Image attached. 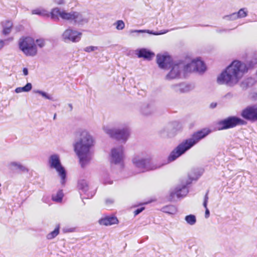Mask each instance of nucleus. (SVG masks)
<instances>
[{"mask_svg": "<svg viewBox=\"0 0 257 257\" xmlns=\"http://www.w3.org/2000/svg\"><path fill=\"white\" fill-rule=\"evenodd\" d=\"M254 64L250 61L247 64L234 60L218 76L217 81L219 84L229 86L236 84L245 73L253 68Z\"/></svg>", "mask_w": 257, "mask_h": 257, "instance_id": "obj_1", "label": "nucleus"}, {"mask_svg": "<svg viewBox=\"0 0 257 257\" xmlns=\"http://www.w3.org/2000/svg\"><path fill=\"white\" fill-rule=\"evenodd\" d=\"M211 132L212 131L207 127L202 128L194 132L191 138L183 141L171 152L168 158V161L170 162L175 160Z\"/></svg>", "mask_w": 257, "mask_h": 257, "instance_id": "obj_2", "label": "nucleus"}, {"mask_svg": "<svg viewBox=\"0 0 257 257\" xmlns=\"http://www.w3.org/2000/svg\"><path fill=\"white\" fill-rule=\"evenodd\" d=\"M80 138L74 146V151L79 158L82 167H84L90 160L89 153L90 149L93 146L94 141L92 137L86 131H82Z\"/></svg>", "mask_w": 257, "mask_h": 257, "instance_id": "obj_3", "label": "nucleus"}, {"mask_svg": "<svg viewBox=\"0 0 257 257\" xmlns=\"http://www.w3.org/2000/svg\"><path fill=\"white\" fill-rule=\"evenodd\" d=\"M62 20L73 21L76 23L78 21H82V17L81 15L75 11L67 12L65 10H61L58 8H55L52 9L51 11V18L54 20H59V18Z\"/></svg>", "mask_w": 257, "mask_h": 257, "instance_id": "obj_4", "label": "nucleus"}, {"mask_svg": "<svg viewBox=\"0 0 257 257\" xmlns=\"http://www.w3.org/2000/svg\"><path fill=\"white\" fill-rule=\"evenodd\" d=\"M19 47L27 56H34L37 54V45L34 39L31 37H22L19 40Z\"/></svg>", "mask_w": 257, "mask_h": 257, "instance_id": "obj_5", "label": "nucleus"}, {"mask_svg": "<svg viewBox=\"0 0 257 257\" xmlns=\"http://www.w3.org/2000/svg\"><path fill=\"white\" fill-rule=\"evenodd\" d=\"M246 123L245 120L240 117L230 116L218 121L216 123V128L218 131L225 130L234 128L237 125H246Z\"/></svg>", "mask_w": 257, "mask_h": 257, "instance_id": "obj_6", "label": "nucleus"}, {"mask_svg": "<svg viewBox=\"0 0 257 257\" xmlns=\"http://www.w3.org/2000/svg\"><path fill=\"white\" fill-rule=\"evenodd\" d=\"M49 163L51 168L55 169L61 177L62 183L64 184L66 176V171L62 166L59 157L57 155H52L50 157Z\"/></svg>", "mask_w": 257, "mask_h": 257, "instance_id": "obj_7", "label": "nucleus"}, {"mask_svg": "<svg viewBox=\"0 0 257 257\" xmlns=\"http://www.w3.org/2000/svg\"><path fill=\"white\" fill-rule=\"evenodd\" d=\"M105 132L111 138L123 141H125L130 136L129 130L126 127L122 129H107Z\"/></svg>", "mask_w": 257, "mask_h": 257, "instance_id": "obj_8", "label": "nucleus"}, {"mask_svg": "<svg viewBox=\"0 0 257 257\" xmlns=\"http://www.w3.org/2000/svg\"><path fill=\"white\" fill-rule=\"evenodd\" d=\"M241 116L245 119L255 121L257 120V106H248L241 112Z\"/></svg>", "mask_w": 257, "mask_h": 257, "instance_id": "obj_9", "label": "nucleus"}, {"mask_svg": "<svg viewBox=\"0 0 257 257\" xmlns=\"http://www.w3.org/2000/svg\"><path fill=\"white\" fill-rule=\"evenodd\" d=\"M156 61L159 67L164 69L170 68L173 63V60L171 57L166 54H158L156 57Z\"/></svg>", "mask_w": 257, "mask_h": 257, "instance_id": "obj_10", "label": "nucleus"}, {"mask_svg": "<svg viewBox=\"0 0 257 257\" xmlns=\"http://www.w3.org/2000/svg\"><path fill=\"white\" fill-rule=\"evenodd\" d=\"M82 33L71 29H66L63 33L62 36L65 41L77 42L81 39Z\"/></svg>", "mask_w": 257, "mask_h": 257, "instance_id": "obj_11", "label": "nucleus"}, {"mask_svg": "<svg viewBox=\"0 0 257 257\" xmlns=\"http://www.w3.org/2000/svg\"><path fill=\"white\" fill-rule=\"evenodd\" d=\"M133 163L135 164L136 167L141 169L140 172H145L150 170H153L156 169V167L150 168L148 166L149 161L146 159L139 160L137 158H134L133 160Z\"/></svg>", "mask_w": 257, "mask_h": 257, "instance_id": "obj_12", "label": "nucleus"}, {"mask_svg": "<svg viewBox=\"0 0 257 257\" xmlns=\"http://www.w3.org/2000/svg\"><path fill=\"white\" fill-rule=\"evenodd\" d=\"M119 221L116 217L114 216H107L102 217L98 220V223L101 225L110 226L113 224H117Z\"/></svg>", "mask_w": 257, "mask_h": 257, "instance_id": "obj_13", "label": "nucleus"}, {"mask_svg": "<svg viewBox=\"0 0 257 257\" xmlns=\"http://www.w3.org/2000/svg\"><path fill=\"white\" fill-rule=\"evenodd\" d=\"M111 158L114 164L119 163L123 158V148L119 147L117 149H113L111 150Z\"/></svg>", "mask_w": 257, "mask_h": 257, "instance_id": "obj_14", "label": "nucleus"}, {"mask_svg": "<svg viewBox=\"0 0 257 257\" xmlns=\"http://www.w3.org/2000/svg\"><path fill=\"white\" fill-rule=\"evenodd\" d=\"M171 68V70L169 74L167 75V77L168 79H174L178 77L180 73V64H173L172 63Z\"/></svg>", "mask_w": 257, "mask_h": 257, "instance_id": "obj_15", "label": "nucleus"}, {"mask_svg": "<svg viewBox=\"0 0 257 257\" xmlns=\"http://www.w3.org/2000/svg\"><path fill=\"white\" fill-rule=\"evenodd\" d=\"M155 56V54L146 49H140L138 53V56L139 58H143L145 59L150 60Z\"/></svg>", "mask_w": 257, "mask_h": 257, "instance_id": "obj_16", "label": "nucleus"}, {"mask_svg": "<svg viewBox=\"0 0 257 257\" xmlns=\"http://www.w3.org/2000/svg\"><path fill=\"white\" fill-rule=\"evenodd\" d=\"M195 62V69L196 72H204L206 70V66L203 61L199 59H194Z\"/></svg>", "mask_w": 257, "mask_h": 257, "instance_id": "obj_17", "label": "nucleus"}, {"mask_svg": "<svg viewBox=\"0 0 257 257\" xmlns=\"http://www.w3.org/2000/svg\"><path fill=\"white\" fill-rule=\"evenodd\" d=\"M32 14L48 18L51 17V12L49 13L47 11L43 9L38 8L32 10Z\"/></svg>", "mask_w": 257, "mask_h": 257, "instance_id": "obj_18", "label": "nucleus"}, {"mask_svg": "<svg viewBox=\"0 0 257 257\" xmlns=\"http://www.w3.org/2000/svg\"><path fill=\"white\" fill-rule=\"evenodd\" d=\"M195 62L194 59L192 60L190 63L187 64L184 67V70L185 72H196V69H195Z\"/></svg>", "mask_w": 257, "mask_h": 257, "instance_id": "obj_19", "label": "nucleus"}, {"mask_svg": "<svg viewBox=\"0 0 257 257\" xmlns=\"http://www.w3.org/2000/svg\"><path fill=\"white\" fill-rule=\"evenodd\" d=\"M59 229L60 225L58 224L53 231H52V232H51L50 233H48L47 235V238L48 239H52L55 238L59 233Z\"/></svg>", "mask_w": 257, "mask_h": 257, "instance_id": "obj_20", "label": "nucleus"}, {"mask_svg": "<svg viewBox=\"0 0 257 257\" xmlns=\"http://www.w3.org/2000/svg\"><path fill=\"white\" fill-rule=\"evenodd\" d=\"M63 197V193L62 190H60L57 192L56 195H53L52 199L57 202H61Z\"/></svg>", "mask_w": 257, "mask_h": 257, "instance_id": "obj_21", "label": "nucleus"}, {"mask_svg": "<svg viewBox=\"0 0 257 257\" xmlns=\"http://www.w3.org/2000/svg\"><path fill=\"white\" fill-rule=\"evenodd\" d=\"M78 187L80 189L84 192H86L88 190V184L84 180H82L78 182Z\"/></svg>", "mask_w": 257, "mask_h": 257, "instance_id": "obj_22", "label": "nucleus"}, {"mask_svg": "<svg viewBox=\"0 0 257 257\" xmlns=\"http://www.w3.org/2000/svg\"><path fill=\"white\" fill-rule=\"evenodd\" d=\"M185 220L190 225H194L196 222L195 216L192 214L187 215L185 217Z\"/></svg>", "mask_w": 257, "mask_h": 257, "instance_id": "obj_23", "label": "nucleus"}, {"mask_svg": "<svg viewBox=\"0 0 257 257\" xmlns=\"http://www.w3.org/2000/svg\"><path fill=\"white\" fill-rule=\"evenodd\" d=\"M247 15V12L245 9L242 8L240 9L237 13L238 18H242L246 17Z\"/></svg>", "mask_w": 257, "mask_h": 257, "instance_id": "obj_24", "label": "nucleus"}, {"mask_svg": "<svg viewBox=\"0 0 257 257\" xmlns=\"http://www.w3.org/2000/svg\"><path fill=\"white\" fill-rule=\"evenodd\" d=\"M116 28L118 30H122L125 26L124 22L122 20H118L115 23Z\"/></svg>", "mask_w": 257, "mask_h": 257, "instance_id": "obj_25", "label": "nucleus"}, {"mask_svg": "<svg viewBox=\"0 0 257 257\" xmlns=\"http://www.w3.org/2000/svg\"><path fill=\"white\" fill-rule=\"evenodd\" d=\"M11 165L13 166L17 167L18 169H19L21 171H28V170L25 167H24V166H22L20 164H17V163H15V162L12 163Z\"/></svg>", "mask_w": 257, "mask_h": 257, "instance_id": "obj_26", "label": "nucleus"}, {"mask_svg": "<svg viewBox=\"0 0 257 257\" xmlns=\"http://www.w3.org/2000/svg\"><path fill=\"white\" fill-rule=\"evenodd\" d=\"M12 27V24H10V25H9L8 27H6L3 29V33L5 35H7L10 33L11 31V29Z\"/></svg>", "mask_w": 257, "mask_h": 257, "instance_id": "obj_27", "label": "nucleus"}, {"mask_svg": "<svg viewBox=\"0 0 257 257\" xmlns=\"http://www.w3.org/2000/svg\"><path fill=\"white\" fill-rule=\"evenodd\" d=\"M35 42L37 43V45L40 48H42L45 46V41L43 39H37Z\"/></svg>", "mask_w": 257, "mask_h": 257, "instance_id": "obj_28", "label": "nucleus"}, {"mask_svg": "<svg viewBox=\"0 0 257 257\" xmlns=\"http://www.w3.org/2000/svg\"><path fill=\"white\" fill-rule=\"evenodd\" d=\"M23 91L25 92H28L32 89V84L30 83H28L25 86L23 87Z\"/></svg>", "mask_w": 257, "mask_h": 257, "instance_id": "obj_29", "label": "nucleus"}, {"mask_svg": "<svg viewBox=\"0 0 257 257\" xmlns=\"http://www.w3.org/2000/svg\"><path fill=\"white\" fill-rule=\"evenodd\" d=\"M97 49V48L96 47L88 46V47H86L85 48L84 50L86 52H91V51H93L96 50Z\"/></svg>", "mask_w": 257, "mask_h": 257, "instance_id": "obj_30", "label": "nucleus"}, {"mask_svg": "<svg viewBox=\"0 0 257 257\" xmlns=\"http://www.w3.org/2000/svg\"><path fill=\"white\" fill-rule=\"evenodd\" d=\"M145 209L144 207H141L139 208H138L134 212V214L135 216H136L138 215L139 213H140L141 212H142Z\"/></svg>", "mask_w": 257, "mask_h": 257, "instance_id": "obj_31", "label": "nucleus"}, {"mask_svg": "<svg viewBox=\"0 0 257 257\" xmlns=\"http://www.w3.org/2000/svg\"><path fill=\"white\" fill-rule=\"evenodd\" d=\"M208 200V192H207L206 193V194L204 196V198L203 206H204V208H206Z\"/></svg>", "mask_w": 257, "mask_h": 257, "instance_id": "obj_32", "label": "nucleus"}, {"mask_svg": "<svg viewBox=\"0 0 257 257\" xmlns=\"http://www.w3.org/2000/svg\"><path fill=\"white\" fill-rule=\"evenodd\" d=\"M54 2L57 5H62L64 4V0H54Z\"/></svg>", "mask_w": 257, "mask_h": 257, "instance_id": "obj_33", "label": "nucleus"}, {"mask_svg": "<svg viewBox=\"0 0 257 257\" xmlns=\"http://www.w3.org/2000/svg\"><path fill=\"white\" fill-rule=\"evenodd\" d=\"M205 208V217L208 218L209 217V214H210L209 211L207 207H206V208Z\"/></svg>", "mask_w": 257, "mask_h": 257, "instance_id": "obj_34", "label": "nucleus"}, {"mask_svg": "<svg viewBox=\"0 0 257 257\" xmlns=\"http://www.w3.org/2000/svg\"><path fill=\"white\" fill-rule=\"evenodd\" d=\"M39 93L43 96V97H45V98H47V99H49V97L47 95V94L45 93V92H42V91H40Z\"/></svg>", "mask_w": 257, "mask_h": 257, "instance_id": "obj_35", "label": "nucleus"}, {"mask_svg": "<svg viewBox=\"0 0 257 257\" xmlns=\"http://www.w3.org/2000/svg\"><path fill=\"white\" fill-rule=\"evenodd\" d=\"M217 105V103L216 102H212L210 104V108H214L215 107H216Z\"/></svg>", "mask_w": 257, "mask_h": 257, "instance_id": "obj_36", "label": "nucleus"}, {"mask_svg": "<svg viewBox=\"0 0 257 257\" xmlns=\"http://www.w3.org/2000/svg\"><path fill=\"white\" fill-rule=\"evenodd\" d=\"M15 91L17 92V93H20V92H21L22 91H23V87H18L15 90Z\"/></svg>", "mask_w": 257, "mask_h": 257, "instance_id": "obj_37", "label": "nucleus"}, {"mask_svg": "<svg viewBox=\"0 0 257 257\" xmlns=\"http://www.w3.org/2000/svg\"><path fill=\"white\" fill-rule=\"evenodd\" d=\"M23 73L25 75H27L28 74V70L27 68H24L23 70Z\"/></svg>", "mask_w": 257, "mask_h": 257, "instance_id": "obj_38", "label": "nucleus"}, {"mask_svg": "<svg viewBox=\"0 0 257 257\" xmlns=\"http://www.w3.org/2000/svg\"><path fill=\"white\" fill-rule=\"evenodd\" d=\"M75 228H71L67 229L66 232H72L75 231Z\"/></svg>", "mask_w": 257, "mask_h": 257, "instance_id": "obj_39", "label": "nucleus"}, {"mask_svg": "<svg viewBox=\"0 0 257 257\" xmlns=\"http://www.w3.org/2000/svg\"><path fill=\"white\" fill-rule=\"evenodd\" d=\"M181 189H179V190H176V191H175V194H176V195L178 197H180L181 195H180V193H179V192L181 191Z\"/></svg>", "mask_w": 257, "mask_h": 257, "instance_id": "obj_40", "label": "nucleus"}, {"mask_svg": "<svg viewBox=\"0 0 257 257\" xmlns=\"http://www.w3.org/2000/svg\"><path fill=\"white\" fill-rule=\"evenodd\" d=\"M4 45L3 41L0 40V49H2Z\"/></svg>", "mask_w": 257, "mask_h": 257, "instance_id": "obj_41", "label": "nucleus"}, {"mask_svg": "<svg viewBox=\"0 0 257 257\" xmlns=\"http://www.w3.org/2000/svg\"><path fill=\"white\" fill-rule=\"evenodd\" d=\"M148 33H150V34H153L154 35H159V34H161V33H152V32H149V31L147 32Z\"/></svg>", "mask_w": 257, "mask_h": 257, "instance_id": "obj_42", "label": "nucleus"}, {"mask_svg": "<svg viewBox=\"0 0 257 257\" xmlns=\"http://www.w3.org/2000/svg\"><path fill=\"white\" fill-rule=\"evenodd\" d=\"M136 32H138V33H143V32H145V30H138V31H136Z\"/></svg>", "mask_w": 257, "mask_h": 257, "instance_id": "obj_43", "label": "nucleus"}, {"mask_svg": "<svg viewBox=\"0 0 257 257\" xmlns=\"http://www.w3.org/2000/svg\"><path fill=\"white\" fill-rule=\"evenodd\" d=\"M112 202H113V201H112V200H106V203H111Z\"/></svg>", "mask_w": 257, "mask_h": 257, "instance_id": "obj_44", "label": "nucleus"}, {"mask_svg": "<svg viewBox=\"0 0 257 257\" xmlns=\"http://www.w3.org/2000/svg\"><path fill=\"white\" fill-rule=\"evenodd\" d=\"M55 116H56V114H55L54 116V118H55Z\"/></svg>", "mask_w": 257, "mask_h": 257, "instance_id": "obj_45", "label": "nucleus"}]
</instances>
